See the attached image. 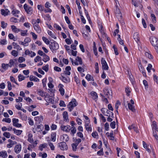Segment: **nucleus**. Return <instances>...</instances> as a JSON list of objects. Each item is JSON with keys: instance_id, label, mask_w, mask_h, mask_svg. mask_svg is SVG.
Instances as JSON below:
<instances>
[{"instance_id": "obj_1", "label": "nucleus", "mask_w": 158, "mask_h": 158, "mask_svg": "<svg viewBox=\"0 0 158 158\" xmlns=\"http://www.w3.org/2000/svg\"><path fill=\"white\" fill-rule=\"evenodd\" d=\"M103 92L106 97L110 99L112 98L111 90L108 88H105L103 89Z\"/></svg>"}, {"instance_id": "obj_28", "label": "nucleus", "mask_w": 158, "mask_h": 158, "mask_svg": "<svg viewBox=\"0 0 158 158\" xmlns=\"http://www.w3.org/2000/svg\"><path fill=\"white\" fill-rule=\"evenodd\" d=\"M30 81H34L36 82H38L39 81V79L35 76L31 75L30 77Z\"/></svg>"}, {"instance_id": "obj_38", "label": "nucleus", "mask_w": 158, "mask_h": 158, "mask_svg": "<svg viewBox=\"0 0 158 158\" xmlns=\"http://www.w3.org/2000/svg\"><path fill=\"white\" fill-rule=\"evenodd\" d=\"M44 97L45 99L47 102L48 103L52 102V98H51L49 97V96H45Z\"/></svg>"}, {"instance_id": "obj_13", "label": "nucleus", "mask_w": 158, "mask_h": 158, "mask_svg": "<svg viewBox=\"0 0 158 158\" xmlns=\"http://www.w3.org/2000/svg\"><path fill=\"white\" fill-rule=\"evenodd\" d=\"M37 94L42 97H45V96H48L49 95L46 92H44L43 91L39 89L38 90Z\"/></svg>"}, {"instance_id": "obj_54", "label": "nucleus", "mask_w": 158, "mask_h": 158, "mask_svg": "<svg viewBox=\"0 0 158 158\" xmlns=\"http://www.w3.org/2000/svg\"><path fill=\"white\" fill-rule=\"evenodd\" d=\"M116 123L115 121L111 122L110 124V127L112 129H114L115 127Z\"/></svg>"}, {"instance_id": "obj_10", "label": "nucleus", "mask_w": 158, "mask_h": 158, "mask_svg": "<svg viewBox=\"0 0 158 158\" xmlns=\"http://www.w3.org/2000/svg\"><path fill=\"white\" fill-rule=\"evenodd\" d=\"M63 74H64L61 73V77H60V79L65 83L69 82L70 81V80L69 77H65L63 76Z\"/></svg>"}, {"instance_id": "obj_47", "label": "nucleus", "mask_w": 158, "mask_h": 158, "mask_svg": "<svg viewBox=\"0 0 158 158\" xmlns=\"http://www.w3.org/2000/svg\"><path fill=\"white\" fill-rule=\"evenodd\" d=\"M1 14L4 16H6L8 15V13H7V12H6V11L4 9H1Z\"/></svg>"}, {"instance_id": "obj_49", "label": "nucleus", "mask_w": 158, "mask_h": 158, "mask_svg": "<svg viewBox=\"0 0 158 158\" xmlns=\"http://www.w3.org/2000/svg\"><path fill=\"white\" fill-rule=\"evenodd\" d=\"M3 135L7 138H9L10 136V133L8 132H4L3 134Z\"/></svg>"}, {"instance_id": "obj_42", "label": "nucleus", "mask_w": 158, "mask_h": 158, "mask_svg": "<svg viewBox=\"0 0 158 158\" xmlns=\"http://www.w3.org/2000/svg\"><path fill=\"white\" fill-rule=\"evenodd\" d=\"M63 116L64 120H66L68 119V116L67 111H65L63 113Z\"/></svg>"}, {"instance_id": "obj_30", "label": "nucleus", "mask_w": 158, "mask_h": 158, "mask_svg": "<svg viewBox=\"0 0 158 158\" xmlns=\"http://www.w3.org/2000/svg\"><path fill=\"white\" fill-rule=\"evenodd\" d=\"M56 133H52L51 134V140L55 142L56 139Z\"/></svg>"}, {"instance_id": "obj_52", "label": "nucleus", "mask_w": 158, "mask_h": 158, "mask_svg": "<svg viewBox=\"0 0 158 158\" xmlns=\"http://www.w3.org/2000/svg\"><path fill=\"white\" fill-rule=\"evenodd\" d=\"M11 54L14 56H17L18 55V52L15 50H13L11 52Z\"/></svg>"}, {"instance_id": "obj_4", "label": "nucleus", "mask_w": 158, "mask_h": 158, "mask_svg": "<svg viewBox=\"0 0 158 158\" xmlns=\"http://www.w3.org/2000/svg\"><path fill=\"white\" fill-rule=\"evenodd\" d=\"M49 48L52 52L57 50L59 48V45L55 41L51 42L49 44Z\"/></svg>"}, {"instance_id": "obj_15", "label": "nucleus", "mask_w": 158, "mask_h": 158, "mask_svg": "<svg viewBox=\"0 0 158 158\" xmlns=\"http://www.w3.org/2000/svg\"><path fill=\"white\" fill-rule=\"evenodd\" d=\"M132 4L134 5L135 7H137L138 6L141 7V5L140 4V2L138 0H132Z\"/></svg>"}, {"instance_id": "obj_29", "label": "nucleus", "mask_w": 158, "mask_h": 158, "mask_svg": "<svg viewBox=\"0 0 158 158\" xmlns=\"http://www.w3.org/2000/svg\"><path fill=\"white\" fill-rule=\"evenodd\" d=\"M13 130L14 131V133L18 135H20L23 131L22 130H16L14 128L13 129Z\"/></svg>"}, {"instance_id": "obj_55", "label": "nucleus", "mask_w": 158, "mask_h": 158, "mask_svg": "<svg viewBox=\"0 0 158 158\" xmlns=\"http://www.w3.org/2000/svg\"><path fill=\"white\" fill-rule=\"evenodd\" d=\"M42 69L45 72H48V65L47 64L45 66H43Z\"/></svg>"}, {"instance_id": "obj_59", "label": "nucleus", "mask_w": 158, "mask_h": 158, "mask_svg": "<svg viewBox=\"0 0 158 158\" xmlns=\"http://www.w3.org/2000/svg\"><path fill=\"white\" fill-rule=\"evenodd\" d=\"M78 146V145H77L76 144H75V143H73L72 144V146L73 148V150L74 151H76V149L77 148V147Z\"/></svg>"}, {"instance_id": "obj_6", "label": "nucleus", "mask_w": 158, "mask_h": 158, "mask_svg": "<svg viewBox=\"0 0 158 158\" xmlns=\"http://www.w3.org/2000/svg\"><path fill=\"white\" fill-rule=\"evenodd\" d=\"M58 147L62 150H66L68 147L66 143L64 142H60L58 144Z\"/></svg>"}, {"instance_id": "obj_57", "label": "nucleus", "mask_w": 158, "mask_h": 158, "mask_svg": "<svg viewBox=\"0 0 158 158\" xmlns=\"http://www.w3.org/2000/svg\"><path fill=\"white\" fill-rule=\"evenodd\" d=\"M71 128V132L74 135L76 132V129L74 126L72 127Z\"/></svg>"}, {"instance_id": "obj_24", "label": "nucleus", "mask_w": 158, "mask_h": 158, "mask_svg": "<svg viewBox=\"0 0 158 158\" xmlns=\"http://www.w3.org/2000/svg\"><path fill=\"white\" fill-rule=\"evenodd\" d=\"M0 157H1L4 158L7 157V155L6 152L5 151H4L0 152Z\"/></svg>"}, {"instance_id": "obj_18", "label": "nucleus", "mask_w": 158, "mask_h": 158, "mask_svg": "<svg viewBox=\"0 0 158 158\" xmlns=\"http://www.w3.org/2000/svg\"><path fill=\"white\" fill-rule=\"evenodd\" d=\"M106 114H104V115L108 117H111L112 118L114 117V113L113 112L110 111L107 109H106Z\"/></svg>"}, {"instance_id": "obj_7", "label": "nucleus", "mask_w": 158, "mask_h": 158, "mask_svg": "<svg viewBox=\"0 0 158 158\" xmlns=\"http://www.w3.org/2000/svg\"><path fill=\"white\" fill-rule=\"evenodd\" d=\"M24 8L25 11L28 14H30L32 12V8L28 6L27 4H25L23 6Z\"/></svg>"}, {"instance_id": "obj_35", "label": "nucleus", "mask_w": 158, "mask_h": 158, "mask_svg": "<svg viewBox=\"0 0 158 158\" xmlns=\"http://www.w3.org/2000/svg\"><path fill=\"white\" fill-rule=\"evenodd\" d=\"M43 56H44V58L43 60L45 62H46L50 60L49 57L45 54V55H44Z\"/></svg>"}, {"instance_id": "obj_25", "label": "nucleus", "mask_w": 158, "mask_h": 158, "mask_svg": "<svg viewBox=\"0 0 158 158\" xmlns=\"http://www.w3.org/2000/svg\"><path fill=\"white\" fill-rule=\"evenodd\" d=\"M115 15L119 21L122 22L123 21V16L121 13L115 14Z\"/></svg>"}, {"instance_id": "obj_43", "label": "nucleus", "mask_w": 158, "mask_h": 158, "mask_svg": "<svg viewBox=\"0 0 158 158\" xmlns=\"http://www.w3.org/2000/svg\"><path fill=\"white\" fill-rule=\"evenodd\" d=\"M18 80L19 81H21L24 80L25 78V77L23 76L21 74H19L18 76Z\"/></svg>"}, {"instance_id": "obj_58", "label": "nucleus", "mask_w": 158, "mask_h": 158, "mask_svg": "<svg viewBox=\"0 0 158 158\" xmlns=\"http://www.w3.org/2000/svg\"><path fill=\"white\" fill-rule=\"evenodd\" d=\"M74 140V141L75 142V143L78 145L79 143H80L81 141V139H75Z\"/></svg>"}, {"instance_id": "obj_26", "label": "nucleus", "mask_w": 158, "mask_h": 158, "mask_svg": "<svg viewBox=\"0 0 158 158\" xmlns=\"http://www.w3.org/2000/svg\"><path fill=\"white\" fill-rule=\"evenodd\" d=\"M115 15L119 21L122 22L123 21V16L121 13L115 14Z\"/></svg>"}, {"instance_id": "obj_34", "label": "nucleus", "mask_w": 158, "mask_h": 158, "mask_svg": "<svg viewBox=\"0 0 158 158\" xmlns=\"http://www.w3.org/2000/svg\"><path fill=\"white\" fill-rule=\"evenodd\" d=\"M12 45L13 46H14V48L16 49L17 50H19L22 49V48L20 47L19 45L17 44L15 42H13L12 43Z\"/></svg>"}, {"instance_id": "obj_23", "label": "nucleus", "mask_w": 158, "mask_h": 158, "mask_svg": "<svg viewBox=\"0 0 158 158\" xmlns=\"http://www.w3.org/2000/svg\"><path fill=\"white\" fill-rule=\"evenodd\" d=\"M128 107L129 109L131 110L132 112H135V106H134L131 104V103L129 102L127 104Z\"/></svg>"}, {"instance_id": "obj_33", "label": "nucleus", "mask_w": 158, "mask_h": 158, "mask_svg": "<svg viewBox=\"0 0 158 158\" xmlns=\"http://www.w3.org/2000/svg\"><path fill=\"white\" fill-rule=\"evenodd\" d=\"M48 34L51 36V37L54 38L55 39H56V37L55 36V33H52L51 31L48 30Z\"/></svg>"}, {"instance_id": "obj_61", "label": "nucleus", "mask_w": 158, "mask_h": 158, "mask_svg": "<svg viewBox=\"0 0 158 158\" xmlns=\"http://www.w3.org/2000/svg\"><path fill=\"white\" fill-rule=\"evenodd\" d=\"M22 32L21 33V35L22 36H25L27 35V30L24 31H22Z\"/></svg>"}, {"instance_id": "obj_48", "label": "nucleus", "mask_w": 158, "mask_h": 158, "mask_svg": "<svg viewBox=\"0 0 158 158\" xmlns=\"http://www.w3.org/2000/svg\"><path fill=\"white\" fill-rule=\"evenodd\" d=\"M95 72L97 73H99V67L98 63L96 62L95 63Z\"/></svg>"}, {"instance_id": "obj_60", "label": "nucleus", "mask_w": 158, "mask_h": 158, "mask_svg": "<svg viewBox=\"0 0 158 158\" xmlns=\"http://www.w3.org/2000/svg\"><path fill=\"white\" fill-rule=\"evenodd\" d=\"M48 145L50 147L51 149L52 150H54L55 147L52 143L49 142L48 143Z\"/></svg>"}, {"instance_id": "obj_53", "label": "nucleus", "mask_w": 158, "mask_h": 158, "mask_svg": "<svg viewBox=\"0 0 158 158\" xmlns=\"http://www.w3.org/2000/svg\"><path fill=\"white\" fill-rule=\"evenodd\" d=\"M7 24L6 23H5V22L4 21H2L1 22V27L3 28H4L6 27L7 26Z\"/></svg>"}, {"instance_id": "obj_19", "label": "nucleus", "mask_w": 158, "mask_h": 158, "mask_svg": "<svg viewBox=\"0 0 158 158\" xmlns=\"http://www.w3.org/2000/svg\"><path fill=\"white\" fill-rule=\"evenodd\" d=\"M133 37L136 42L138 44V42L139 41L140 39L139 34L137 32L134 33Z\"/></svg>"}, {"instance_id": "obj_45", "label": "nucleus", "mask_w": 158, "mask_h": 158, "mask_svg": "<svg viewBox=\"0 0 158 158\" xmlns=\"http://www.w3.org/2000/svg\"><path fill=\"white\" fill-rule=\"evenodd\" d=\"M48 79L50 81L48 84V86L50 88H51V89L52 88H53V87H54V85L52 83V82L50 80L51 79H52V78L51 77H49Z\"/></svg>"}, {"instance_id": "obj_63", "label": "nucleus", "mask_w": 158, "mask_h": 158, "mask_svg": "<svg viewBox=\"0 0 158 158\" xmlns=\"http://www.w3.org/2000/svg\"><path fill=\"white\" fill-rule=\"evenodd\" d=\"M41 57L40 56H38L35 58L34 60L35 62H37L41 60Z\"/></svg>"}, {"instance_id": "obj_51", "label": "nucleus", "mask_w": 158, "mask_h": 158, "mask_svg": "<svg viewBox=\"0 0 158 158\" xmlns=\"http://www.w3.org/2000/svg\"><path fill=\"white\" fill-rule=\"evenodd\" d=\"M10 81L11 82H14V83L16 84L17 85H19V84H18V83L17 82L15 81V79L13 77L10 76Z\"/></svg>"}, {"instance_id": "obj_50", "label": "nucleus", "mask_w": 158, "mask_h": 158, "mask_svg": "<svg viewBox=\"0 0 158 158\" xmlns=\"http://www.w3.org/2000/svg\"><path fill=\"white\" fill-rule=\"evenodd\" d=\"M116 8L115 9V10L114 12L115 13V14H118V13H121V12L119 10V9L118 7V6L117 5H116Z\"/></svg>"}, {"instance_id": "obj_14", "label": "nucleus", "mask_w": 158, "mask_h": 158, "mask_svg": "<svg viewBox=\"0 0 158 158\" xmlns=\"http://www.w3.org/2000/svg\"><path fill=\"white\" fill-rule=\"evenodd\" d=\"M63 87L64 85L61 84H60L58 86V87L59 88V91L60 92L61 95L62 96L64 95V90Z\"/></svg>"}, {"instance_id": "obj_22", "label": "nucleus", "mask_w": 158, "mask_h": 158, "mask_svg": "<svg viewBox=\"0 0 158 158\" xmlns=\"http://www.w3.org/2000/svg\"><path fill=\"white\" fill-rule=\"evenodd\" d=\"M128 128L130 130L133 129L134 131L137 133L139 132L137 128L135 127L134 125L133 124H132L131 126H129L128 127Z\"/></svg>"}, {"instance_id": "obj_56", "label": "nucleus", "mask_w": 158, "mask_h": 158, "mask_svg": "<svg viewBox=\"0 0 158 158\" xmlns=\"http://www.w3.org/2000/svg\"><path fill=\"white\" fill-rule=\"evenodd\" d=\"M25 60V59L23 57H20L18 59V61L19 63H21L24 61Z\"/></svg>"}, {"instance_id": "obj_2", "label": "nucleus", "mask_w": 158, "mask_h": 158, "mask_svg": "<svg viewBox=\"0 0 158 158\" xmlns=\"http://www.w3.org/2000/svg\"><path fill=\"white\" fill-rule=\"evenodd\" d=\"M151 44L155 47L156 51H158V39L156 37H152L150 38Z\"/></svg>"}, {"instance_id": "obj_3", "label": "nucleus", "mask_w": 158, "mask_h": 158, "mask_svg": "<svg viewBox=\"0 0 158 158\" xmlns=\"http://www.w3.org/2000/svg\"><path fill=\"white\" fill-rule=\"evenodd\" d=\"M76 101L74 98L72 99L71 101L69 102L67 106V107L69 109L70 112L71 111L73 108L77 105Z\"/></svg>"}, {"instance_id": "obj_21", "label": "nucleus", "mask_w": 158, "mask_h": 158, "mask_svg": "<svg viewBox=\"0 0 158 158\" xmlns=\"http://www.w3.org/2000/svg\"><path fill=\"white\" fill-rule=\"evenodd\" d=\"M35 120L36 121L38 122L39 123H40L43 120V117L42 116H40L35 117L34 118Z\"/></svg>"}, {"instance_id": "obj_40", "label": "nucleus", "mask_w": 158, "mask_h": 158, "mask_svg": "<svg viewBox=\"0 0 158 158\" xmlns=\"http://www.w3.org/2000/svg\"><path fill=\"white\" fill-rule=\"evenodd\" d=\"M86 79L88 80V81H94V78L92 76L89 74H88L86 75L85 77Z\"/></svg>"}, {"instance_id": "obj_39", "label": "nucleus", "mask_w": 158, "mask_h": 158, "mask_svg": "<svg viewBox=\"0 0 158 158\" xmlns=\"http://www.w3.org/2000/svg\"><path fill=\"white\" fill-rule=\"evenodd\" d=\"M2 66L4 70H6L7 69L9 66L8 64L2 63Z\"/></svg>"}, {"instance_id": "obj_41", "label": "nucleus", "mask_w": 158, "mask_h": 158, "mask_svg": "<svg viewBox=\"0 0 158 158\" xmlns=\"http://www.w3.org/2000/svg\"><path fill=\"white\" fill-rule=\"evenodd\" d=\"M76 60L79 62V64H82V60L81 57L77 56L76 58Z\"/></svg>"}, {"instance_id": "obj_20", "label": "nucleus", "mask_w": 158, "mask_h": 158, "mask_svg": "<svg viewBox=\"0 0 158 158\" xmlns=\"http://www.w3.org/2000/svg\"><path fill=\"white\" fill-rule=\"evenodd\" d=\"M90 95L92 96V99L96 101L98 98L97 93L94 91H92L90 93Z\"/></svg>"}, {"instance_id": "obj_11", "label": "nucleus", "mask_w": 158, "mask_h": 158, "mask_svg": "<svg viewBox=\"0 0 158 158\" xmlns=\"http://www.w3.org/2000/svg\"><path fill=\"white\" fill-rule=\"evenodd\" d=\"M60 128L62 130L65 131L66 132H69L70 131L71 127L69 125H67L65 126L62 125L61 126Z\"/></svg>"}, {"instance_id": "obj_31", "label": "nucleus", "mask_w": 158, "mask_h": 158, "mask_svg": "<svg viewBox=\"0 0 158 158\" xmlns=\"http://www.w3.org/2000/svg\"><path fill=\"white\" fill-rule=\"evenodd\" d=\"M11 27L12 30L16 33L20 31L19 29L17 28L16 26L14 25H12Z\"/></svg>"}, {"instance_id": "obj_36", "label": "nucleus", "mask_w": 158, "mask_h": 158, "mask_svg": "<svg viewBox=\"0 0 158 158\" xmlns=\"http://www.w3.org/2000/svg\"><path fill=\"white\" fill-rule=\"evenodd\" d=\"M63 140L65 142L68 141L69 139L68 136L66 134H64L62 135Z\"/></svg>"}, {"instance_id": "obj_16", "label": "nucleus", "mask_w": 158, "mask_h": 158, "mask_svg": "<svg viewBox=\"0 0 158 158\" xmlns=\"http://www.w3.org/2000/svg\"><path fill=\"white\" fill-rule=\"evenodd\" d=\"M25 54L26 55H30L31 57H33L36 55V54L35 52H32V51L30 52L28 49H27L25 50Z\"/></svg>"}, {"instance_id": "obj_37", "label": "nucleus", "mask_w": 158, "mask_h": 158, "mask_svg": "<svg viewBox=\"0 0 158 158\" xmlns=\"http://www.w3.org/2000/svg\"><path fill=\"white\" fill-rule=\"evenodd\" d=\"M28 141L30 143H32L33 142V140L32 138V135L31 134H29L28 135Z\"/></svg>"}, {"instance_id": "obj_8", "label": "nucleus", "mask_w": 158, "mask_h": 158, "mask_svg": "<svg viewBox=\"0 0 158 158\" xmlns=\"http://www.w3.org/2000/svg\"><path fill=\"white\" fill-rule=\"evenodd\" d=\"M101 62L102 64V68L103 70H107L108 69V66L105 60L102 58L101 60Z\"/></svg>"}, {"instance_id": "obj_27", "label": "nucleus", "mask_w": 158, "mask_h": 158, "mask_svg": "<svg viewBox=\"0 0 158 158\" xmlns=\"http://www.w3.org/2000/svg\"><path fill=\"white\" fill-rule=\"evenodd\" d=\"M115 15L119 21L122 22L123 21V16L121 13L115 14Z\"/></svg>"}, {"instance_id": "obj_46", "label": "nucleus", "mask_w": 158, "mask_h": 158, "mask_svg": "<svg viewBox=\"0 0 158 158\" xmlns=\"http://www.w3.org/2000/svg\"><path fill=\"white\" fill-rule=\"evenodd\" d=\"M42 39L44 42L47 44H49L50 43V41L46 37L43 36L42 37Z\"/></svg>"}, {"instance_id": "obj_62", "label": "nucleus", "mask_w": 158, "mask_h": 158, "mask_svg": "<svg viewBox=\"0 0 158 158\" xmlns=\"http://www.w3.org/2000/svg\"><path fill=\"white\" fill-rule=\"evenodd\" d=\"M125 91L126 93H127V96H129V93H130V90L129 89V88L128 87H126L125 89Z\"/></svg>"}, {"instance_id": "obj_9", "label": "nucleus", "mask_w": 158, "mask_h": 158, "mask_svg": "<svg viewBox=\"0 0 158 158\" xmlns=\"http://www.w3.org/2000/svg\"><path fill=\"white\" fill-rule=\"evenodd\" d=\"M19 119L16 118H13L12 119L13 125L14 126L18 127H22L21 124L19 123Z\"/></svg>"}, {"instance_id": "obj_17", "label": "nucleus", "mask_w": 158, "mask_h": 158, "mask_svg": "<svg viewBox=\"0 0 158 158\" xmlns=\"http://www.w3.org/2000/svg\"><path fill=\"white\" fill-rule=\"evenodd\" d=\"M152 126L153 130V132L154 131L155 133H156V132H158V131L157 124L156 122L155 121H153Z\"/></svg>"}, {"instance_id": "obj_44", "label": "nucleus", "mask_w": 158, "mask_h": 158, "mask_svg": "<svg viewBox=\"0 0 158 158\" xmlns=\"http://www.w3.org/2000/svg\"><path fill=\"white\" fill-rule=\"evenodd\" d=\"M138 66L139 68V69L140 72L144 70L143 67L142 66L141 62H139L138 64Z\"/></svg>"}, {"instance_id": "obj_32", "label": "nucleus", "mask_w": 158, "mask_h": 158, "mask_svg": "<svg viewBox=\"0 0 158 158\" xmlns=\"http://www.w3.org/2000/svg\"><path fill=\"white\" fill-rule=\"evenodd\" d=\"M44 128V126L42 124H41L40 125H38L37 126L36 128V130L38 131V132H40V131H41Z\"/></svg>"}, {"instance_id": "obj_12", "label": "nucleus", "mask_w": 158, "mask_h": 158, "mask_svg": "<svg viewBox=\"0 0 158 158\" xmlns=\"http://www.w3.org/2000/svg\"><path fill=\"white\" fill-rule=\"evenodd\" d=\"M22 148L21 145L20 144L16 145L15 147V152L16 154L19 153L21 151Z\"/></svg>"}, {"instance_id": "obj_64", "label": "nucleus", "mask_w": 158, "mask_h": 158, "mask_svg": "<svg viewBox=\"0 0 158 158\" xmlns=\"http://www.w3.org/2000/svg\"><path fill=\"white\" fill-rule=\"evenodd\" d=\"M92 136L94 138H96L97 136H98V135L97 132L96 131L93 132L91 134Z\"/></svg>"}, {"instance_id": "obj_5", "label": "nucleus", "mask_w": 158, "mask_h": 158, "mask_svg": "<svg viewBox=\"0 0 158 158\" xmlns=\"http://www.w3.org/2000/svg\"><path fill=\"white\" fill-rule=\"evenodd\" d=\"M32 23L33 25V28L34 29L37 33H40L41 31V28L38 24L36 23L35 19H32Z\"/></svg>"}]
</instances>
